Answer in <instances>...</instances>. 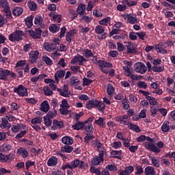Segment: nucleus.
<instances>
[{
  "instance_id": "37998d69",
  "label": "nucleus",
  "mask_w": 175,
  "mask_h": 175,
  "mask_svg": "<svg viewBox=\"0 0 175 175\" xmlns=\"http://www.w3.org/2000/svg\"><path fill=\"white\" fill-rule=\"evenodd\" d=\"M43 22V18L41 16L37 15L34 19V23L36 25H41Z\"/></svg>"
},
{
  "instance_id": "bb28decb",
  "label": "nucleus",
  "mask_w": 175,
  "mask_h": 175,
  "mask_svg": "<svg viewBox=\"0 0 175 175\" xmlns=\"http://www.w3.org/2000/svg\"><path fill=\"white\" fill-rule=\"evenodd\" d=\"M50 109V106L47 100H44L40 105V110L47 113Z\"/></svg>"
},
{
  "instance_id": "9b49d317",
  "label": "nucleus",
  "mask_w": 175,
  "mask_h": 175,
  "mask_svg": "<svg viewBox=\"0 0 175 175\" xmlns=\"http://www.w3.org/2000/svg\"><path fill=\"white\" fill-rule=\"evenodd\" d=\"M64 127L63 121H59L56 119L53 120V126L51 127V131H57V129H62Z\"/></svg>"
},
{
  "instance_id": "412c9836",
  "label": "nucleus",
  "mask_w": 175,
  "mask_h": 175,
  "mask_svg": "<svg viewBox=\"0 0 175 175\" xmlns=\"http://www.w3.org/2000/svg\"><path fill=\"white\" fill-rule=\"evenodd\" d=\"M77 33V31L75 29L71 30L69 32L66 33V40L68 42V44H70L72 42V37L74 36V35Z\"/></svg>"
},
{
  "instance_id": "e2e57ef3",
  "label": "nucleus",
  "mask_w": 175,
  "mask_h": 175,
  "mask_svg": "<svg viewBox=\"0 0 175 175\" xmlns=\"http://www.w3.org/2000/svg\"><path fill=\"white\" fill-rule=\"evenodd\" d=\"M163 43L160 42L154 46V49L158 50L157 52L162 53V49H163Z\"/></svg>"
},
{
  "instance_id": "4be33fe9",
  "label": "nucleus",
  "mask_w": 175,
  "mask_h": 175,
  "mask_svg": "<svg viewBox=\"0 0 175 175\" xmlns=\"http://www.w3.org/2000/svg\"><path fill=\"white\" fill-rule=\"evenodd\" d=\"M62 143L64 145H72L74 140L71 137L64 136L62 138Z\"/></svg>"
},
{
  "instance_id": "de8ad7c7",
  "label": "nucleus",
  "mask_w": 175,
  "mask_h": 175,
  "mask_svg": "<svg viewBox=\"0 0 175 175\" xmlns=\"http://www.w3.org/2000/svg\"><path fill=\"white\" fill-rule=\"evenodd\" d=\"M83 52L86 58L92 57V56H94V53H92V51L90 49H83Z\"/></svg>"
},
{
  "instance_id": "dca6fc26",
  "label": "nucleus",
  "mask_w": 175,
  "mask_h": 175,
  "mask_svg": "<svg viewBox=\"0 0 175 175\" xmlns=\"http://www.w3.org/2000/svg\"><path fill=\"white\" fill-rule=\"evenodd\" d=\"M98 66L100 67V69L103 68H111L113 67L112 64L109 63V62H107L105 60H99L97 62Z\"/></svg>"
},
{
  "instance_id": "680f3d73",
  "label": "nucleus",
  "mask_w": 175,
  "mask_h": 175,
  "mask_svg": "<svg viewBox=\"0 0 175 175\" xmlns=\"http://www.w3.org/2000/svg\"><path fill=\"white\" fill-rule=\"evenodd\" d=\"M106 168H107L109 171H111L112 172H115L118 170L115 164H109V165L106 166Z\"/></svg>"
},
{
  "instance_id": "20e7f679",
  "label": "nucleus",
  "mask_w": 175,
  "mask_h": 175,
  "mask_svg": "<svg viewBox=\"0 0 175 175\" xmlns=\"http://www.w3.org/2000/svg\"><path fill=\"white\" fill-rule=\"evenodd\" d=\"M134 70L136 73L144 75L147 72V67L143 62H137L133 66Z\"/></svg>"
},
{
  "instance_id": "5fc2aeb1",
  "label": "nucleus",
  "mask_w": 175,
  "mask_h": 175,
  "mask_svg": "<svg viewBox=\"0 0 175 175\" xmlns=\"http://www.w3.org/2000/svg\"><path fill=\"white\" fill-rule=\"evenodd\" d=\"M137 86L140 89H147L148 85L144 81H138L137 83Z\"/></svg>"
},
{
  "instance_id": "393cba45",
  "label": "nucleus",
  "mask_w": 175,
  "mask_h": 175,
  "mask_svg": "<svg viewBox=\"0 0 175 175\" xmlns=\"http://www.w3.org/2000/svg\"><path fill=\"white\" fill-rule=\"evenodd\" d=\"M83 129L84 131H86V132H88V133L90 135H92L94 133V126L92 124L84 122Z\"/></svg>"
},
{
  "instance_id": "1a4fd4ad",
  "label": "nucleus",
  "mask_w": 175,
  "mask_h": 175,
  "mask_svg": "<svg viewBox=\"0 0 175 175\" xmlns=\"http://www.w3.org/2000/svg\"><path fill=\"white\" fill-rule=\"evenodd\" d=\"M42 31L40 27H35L34 31H29V35L33 39H40Z\"/></svg>"
},
{
  "instance_id": "69168bd1",
  "label": "nucleus",
  "mask_w": 175,
  "mask_h": 175,
  "mask_svg": "<svg viewBox=\"0 0 175 175\" xmlns=\"http://www.w3.org/2000/svg\"><path fill=\"white\" fill-rule=\"evenodd\" d=\"M129 38L131 40H136L137 39V33L130 32L129 34Z\"/></svg>"
},
{
  "instance_id": "423d86ee",
  "label": "nucleus",
  "mask_w": 175,
  "mask_h": 175,
  "mask_svg": "<svg viewBox=\"0 0 175 175\" xmlns=\"http://www.w3.org/2000/svg\"><path fill=\"white\" fill-rule=\"evenodd\" d=\"M14 92L19 96H27L28 95L27 88L23 85H19L14 88Z\"/></svg>"
},
{
  "instance_id": "338daca9",
  "label": "nucleus",
  "mask_w": 175,
  "mask_h": 175,
  "mask_svg": "<svg viewBox=\"0 0 175 175\" xmlns=\"http://www.w3.org/2000/svg\"><path fill=\"white\" fill-rule=\"evenodd\" d=\"M61 108L69 109L70 106L68 105V101L65 99L62 100V104L60 105Z\"/></svg>"
},
{
  "instance_id": "5701e85b",
  "label": "nucleus",
  "mask_w": 175,
  "mask_h": 175,
  "mask_svg": "<svg viewBox=\"0 0 175 175\" xmlns=\"http://www.w3.org/2000/svg\"><path fill=\"white\" fill-rule=\"evenodd\" d=\"M134 171L133 165H129L126 167L124 170H122L119 174L120 175H130Z\"/></svg>"
},
{
  "instance_id": "6e6d98bb",
  "label": "nucleus",
  "mask_w": 175,
  "mask_h": 175,
  "mask_svg": "<svg viewBox=\"0 0 175 175\" xmlns=\"http://www.w3.org/2000/svg\"><path fill=\"white\" fill-rule=\"evenodd\" d=\"M31 123L33 124H41L42 122V118L41 117H36L33 119H31Z\"/></svg>"
},
{
  "instance_id": "052dcab7",
  "label": "nucleus",
  "mask_w": 175,
  "mask_h": 175,
  "mask_svg": "<svg viewBox=\"0 0 175 175\" xmlns=\"http://www.w3.org/2000/svg\"><path fill=\"white\" fill-rule=\"evenodd\" d=\"M122 146V144L120 141V142H114L112 145L113 148H114L116 150L121 148Z\"/></svg>"
},
{
  "instance_id": "f3484780",
  "label": "nucleus",
  "mask_w": 175,
  "mask_h": 175,
  "mask_svg": "<svg viewBox=\"0 0 175 175\" xmlns=\"http://www.w3.org/2000/svg\"><path fill=\"white\" fill-rule=\"evenodd\" d=\"M65 75H66V70H57V72L55 73V81H56V83H58L59 81V79L64 77Z\"/></svg>"
},
{
  "instance_id": "b1692460",
  "label": "nucleus",
  "mask_w": 175,
  "mask_h": 175,
  "mask_svg": "<svg viewBox=\"0 0 175 175\" xmlns=\"http://www.w3.org/2000/svg\"><path fill=\"white\" fill-rule=\"evenodd\" d=\"M86 5L83 3H81L79 5L77 9V12L81 15L83 16L85 14Z\"/></svg>"
},
{
  "instance_id": "6ab92c4d",
  "label": "nucleus",
  "mask_w": 175,
  "mask_h": 175,
  "mask_svg": "<svg viewBox=\"0 0 175 175\" xmlns=\"http://www.w3.org/2000/svg\"><path fill=\"white\" fill-rule=\"evenodd\" d=\"M58 164V159L55 156H52L48 159L47 165L49 167H55Z\"/></svg>"
},
{
  "instance_id": "a19ab883",
  "label": "nucleus",
  "mask_w": 175,
  "mask_h": 175,
  "mask_svg": "<svg viewBox=\"0 0 175 175\" xmlns=\"http://www.w3.org/2000/svg\"><path fill=\"white\" fill-rule=\"evenodd\" d=\"M42 61H44V63L46 64L47 66H52L53 65V60L48 56L44 55L42 57Z\"/></svg>"
},
{
  "instance_id": "f03ea898",
  "label": "nucleus",
  "mask_w": 175,
  "mask_h": 175,
  "mask_svg": "<svg viewBox=\"0 0 175 175\" xmlns=\"http://www.w3.org/2000/svg\"><path fill=\"white\" fill-rule=\"evenodd\" d=\"M86 108L89 110L92 109V108H98V110L102 111L105 109V105L99 100L92 99L86 103Z\"/></svg>"
},
{
  "instance_id": "c85d7f7f",
  "label": "nucleus",
  "mask_w": 175,
  "mask_h": 175,
  "mask_svg": "<svg viewBox=\"0 0 175 175\" xmlns=\"http://www.w3.org/2000/svg\"><path fill=\"white\" fill-rule=\"evenodd\" d=\"M44 49L49 51V52H51L55 51L57 49V46L55 45V44H49L48 42H46L44 44Z\"/></svg>"
},
{
  "instance_id": "f8f14e48",
  "label": "nucleus",
  "mask_w": 175,
  "mask_h": 175,
  "mask_svg": "<svg viewBox=\"0 0 175 175\" xmlns=\"http://www.w3.org/2000/svg\"><path fill=\"white\" fill-rule=\"evenodd\" d=\"M39 52L38 51H31L29 54V62L31 64H36Z\"/></svg>"
},
{
  "instance_id": "f704fd0d",
  "label": "nucleus",
  "mask_w": 175,
  "mask_h": 175,
  "mask_svg": "<svg viewBox=\"0 0 175 175\" xmlns=\"http://www.w3.org/2000/svg\"><path fill=\"white\" fill-rule=\"evenodd\" d=\"M73 150H74L73 147L69 145H65L61 147V151L62 152L71 153Z\"/></svg>"
},
{
  "instance_id": "0e129e2a",
  "label": "nucleus",
  "mask_w": 175,
  "mask_h": 175,
  "mask_svg": "<svg viewBox=\"0 0 175 175\" xmlns=\"http://www.w3.org/2000/svg\"><path fill=\"white\" fill-rule=\"evenodd\" d=\"M44 94L47 96H51L53 94V92L52 91V90L49 87L46 88V89H44Z\"/></svg>"
},
{
  "instance_id": "09e8293b",
  "label": "nucleus",
  "mask_w": 175,
  "mask_h": 175,
  "mask_svg": "<svg viewBox=\"0 0 175 175\" xmlns=\"http://www.w3.org/2000/svg\"><path fill=\"white\" fill-rule=\"evenodd\" d=\"M27 64L26 60H19L16 63V68H23Z\"/></svg>"
},
{
  "instance_id": "864d4df0",
  "label": "nucleus",
  "mask_w": 175,
  "mask_h": 175,
  "mask_svg": "<svg viewBox=\"0 0 175 175\" xmlns=\"http://www.w3.org/2000/svg\"><path fill=\"white\" fill-rule=\"evenodd\" d=\"M44 124L46 126H51L52 125V120L49 118V117H44Z\"/></svg>"
},
{
  "instance_id": "e433bc0d",
  "label": "nucleus",
  "mask_w": 175,
  "mask_h": 175,
  "mask_svg": "<svg viewBox=\"0 0 175 175\" xmlns=\"http://www.w3.org/2000/svg\"><path fill=\"white\" fill-rule=\"evenodd\" d=\"M33 16L32 15H30L25 19L26 25L28 28H31L33 26Z\"/></svg>"
},
{
  "instance_id": "2eb2a0df",
  "label": "nucleus",
  "mask_w": 175,
  "mask_h": 175,
  "mask_svg": "<svg viewBox=\"0 0 175 175\" xmlns=\"http://www.w3.org/2000/svg\"><path fill=\"white\" fill-rule=\"evenodd\" d=\"M127 23L134 25V24H138L139 23V21L136 16H134L133 14H128L127 16Z\"/></svg>"
},
{
  "instance_id": "aec40b11",
  "label": "nucleus",
  "mask_w": 175,
  "mask_h": 175,
  "mask_svg": "<svg viewBox=\"0 0 175 175\" xmlns=\"http://www.w3.org/2000/svg\"><path fill=\"white\" fill-rule=\"evenodd\" d=\"M126 46L127 47V53L134 54L137 53L136 46L132 42H128Z\"/></svg>"
},
{
  "instance_id": "0eeeda50",
  "label": "nucleus",
  "mask_w": 175,
  "mask_h": 175,
  "mask_svg": "<svg viewBox=\"0 0 175 175\" xmlns=\"http://www.w3.org/2000/svg\"><path fill=\"white\" fill-rule=\"evenodd\" d=\"M105 152L103 150L100 151L98 156H95L92 160V164L93 165H99L102 162L104 161Z\"/></svg>"
},
{
  "instance_id": "774afa93",
  "label": "nucleus",
  "mask_w": 175,
  "mask_h": 175,
  "mask_svg": "<svg viewBox=\"0 0 175 175\" xmlns=\"http://www.w3.org/2000/svg\"><path fill=\"white\" fill-rule=\"evenodd\" d=\"M10 107H11L10 109L12 111H18V109H20V106L16 103H12Z\"/></svg>"
},
{
  "instance_id": "9d476101",
  "label": "nucleus",
  "mask_w": 175,
  "mask_h": 175,
  "mask_svg": "<svg viewBox=\"0 0 175 175\" xmlns=\"http://www.w3.org/2000/svg\"><path fill=\"white\" fill-rule=\"evenodd\" d=\"M57 92L60 93V96L67 98L71 94V92L68 90V87L66 85H64L63 88H57Z\"/></svg>"
},
{
  "instance_id": "a878e982",
  "label": "nucleus",
  "mask_w": 175,
  "mask_h": 175,
  "mask_svg": "<svg viewBox=\"0 0 175 175\" xmlns=\"http://www.w3.org/2000/svg\"><path fill=\"white\" fill-rule=\"evenodd\" d=\"M69 84L70 86L77 87L79 85V79L75 76H72L70 78Z\"/></svg>"
},
{
  "instance_id": "3c124183",
  "label": "nucleus",
  "mask_w": 175,
  "mask_h": 175,
  "mask_svg": "<svg viewBox=\"0 0 175 175\" xmlns=\"http://www.w3.org/2000/svg\"><path fill=\"white\" fill-rule=\"evenodd\" d=\"M11 129L12 132L18 133V132L21 129V125L20 124H18L17 125H12Z\"/></svg>"
},
{
  "instance_id": "c756f323",
  "label": "nucleus",
  "mask_w": 175,
  "mask_h": 175,
  "mask_svg": "<svg viewBox=\"0 0 175 175\" xmlns=\"http://www.w3.org/2000/svg\"><path fill=\"white\" fill-rule=\"evenodd\" d=\"M23 8L21 7H14L12 10V14L15 16H20L21 14H23Z\"/></svg>"
},
{
  "instance_id": "13d9d810",
  "label": "nucleus",
  "mask_w": 175,
  "mask_h": 175,
  "mask_svg": "<svg viewBox=\"0 0 175 175\" xmlns=\"http://www.w3.org/2000/svg\"><path fill=\"white\" fill-rule=\"evenodd\" d=\"M57 116V111L53 110V111H50L47 114L46 117L49 118H54Z\"/></svg>"
},
{
  "instance_id": "72a5a7b5",
  "label": "nucleus",
  "mask_w": 175,
  "mask_h": 175,
  "mask_svg": "<svg viewBox=\"0 0 175 175\" xmlns=\"http://www.w3.org/2000/svg\"><path fill=\"white\" fill-rule=\"evenodd\" d=\"M161 131L165 133H168L170 131V127L169 126V122L165 121L161 126Z\"/></svg>"
},
{
  "instance_id": "bf43d9fd",
  "label": "nucleus",
  "mask_w": 175,
  "mask_h": 175,
  "mask_svg": "<svg viewBox=\"0 0 175 175\" xmlns=\"http://www.w3.org/2000/svg\"><path fill=\"white\" fill-rule=\"evenodd\" d=\"M147 100H148L150 105H157V99L154 98V97L150 96L149 97H147Z\"/></svg>"
},
{
  "instance_id": "6e6552de",
  "label": "nucleus",
  "mask_w": 175,
  "mask_h": 175,
  "mask_svg": "<svg viewBox=\"0 0 175 175\" xmlns=\"http://www.w3.org/2000/svg\"><path fill=\"white\" fill-rule=\"evenodd\" d=\"M79 62V66H83L84 62H87V59L82 56L81 55H77L71 60V64L74 65V64H77Z\"/></svg>"
},
{
  "instance_id": "ea45409f",
  "label": "nucleus",
  "mask_w": 175,
  "mask_h": 175,
  "mask_svg": "<svg viewBox=\"0 0 175 175\" xmlns=\"http://www.w3.org/2000/svg\"><path fill=\"white\" fill-rule=\"evenodd\" d=\"M146 175H156L155 170L152 167L148 166L145 169Z\"/></svg>"
},
{
  "instance_id": "2f4dec72",
  "label": "nucleus",
  "mask_w": 175,
  "mask_h": 175,
  "mask_svg": "<svg viewBox=\"0 0 175 175\" xmlns=\"http://www.w3.org/2000/svg\"><path fill=\"white\" fill-rule=\"evenodd\" d=\"M122 150H113L112 151L110 152V154L111 155V158H116L118 159H120V156L122 155ZM119 155V156H117Z\"/></svg>"
},
{
  "instance_id": "4468645a",
  "label": "nucleus",
  "mask_w": 175,
  "mask_h": 175,
  "mask_svg": "<svg viewBox=\"0 0 175 175\" xmlns=\"http://www.w3.org/2000/svg\"><path fill=\"white\" fill-rule=\"evenodd\" d=\"M10 70L0 68V80L7 81L8 80V77L9 76Z\"/></svg>"
},
{
  "instance_id": "603ef678",
  "label": "nucleus",
  "mask_w": 175,
  "mask_h": 175,
  "mask_svg": "<svg viewBox=\"0 0 175 175\" xmlns=\"http://www.w3.org/2000/svg\"><path fill=\"white\" fill-rule=\"evenodd\" d=\"M27 131H20V133H18L16 135V137H15V139H21V138H23V137H24V136H25V135H27Z\"/></svg>"
},
{
  "instance_id": "39448f33",
  "label": "nucleus",
  "mask_w": 175,
  "mask_h": 175,
  "mask_svg": "<svg viewBox=\"0 0 175 175\" xmlns=\"http://www.w3.org/2000/svg\"><path fill=\"white\" fill-rule=\"evenodd\" d=\"M79 164L80 160L77 159H75L73 161H71L70 163H66L64 165H62V170L63 171H65L66 169H75L78 167Z\"/></svg>"
},
{
  "instance_id": "58836bf2",
  "label": "nucleus",
  "mask_w": 175,
  "mask_h": 175,
  "mask_svg": "<svg viewBox=\"0 0 175 175\" xmlns=\"http://www.w3.org/2000/svg\"><path fill=\"white\" fill-rule=\"evenodd\" d=\"M115 92L114 87L111 83H109L107 88V93L109 96H112Z\"/></svg>"
},
{
  "instance_id": "cd10ccee",
  "label": "nucleus",
  "mask_w": 175,
  "mask_h": 175,
  "mask_svg": "<svg viewBox=\"0 0 175 175\" xmlns=\"http://www.w3.org/2000/svg\"><path fill=\"white\" fill-rule=\"evenodd\" d=\"M84 122L77 121V122L74 125H72V128L75 131H80L81 129H84Z\"/></svg>"
},
{
  "instance_id": "4d7b16f0",
  "label": "nucleus",
  "mask_w": 175,
  "mask_h": 175,
  "mask_svg": "<svg viewBox=\"0 0 175 175\" xmlns=\"http://www.w3.org/2000/svg\"><path fill=\"white\" fill-rule=\"evenodd\" d=\"M53 20L57 22V23H60L62 21V15L61 14H53Z\"/></svg>"
},
{
  "instance_id": "4c0bfd02",
  "label": "nucleus",
  "mask_w": 175,
  "mask_h": 175,
  "mask_svg": "<svg viewBox=\"0 0 175 175\" xmlns=\"http://www.w3.org/2000/svg\"><path fill=\"white\" fill-rule=\"evenodd\" d=\"M110 22H111V17L107 16L99 21L98 23L100 25L107 26Z\"/></svg>"
},
{
  "instance_id": "a211bd4d",
  "label": "nucleus",
  "mask_w": 175,
  "mask_h": 175,
  "mask_svg": "<svg viewBox=\"0 0 175 175\" xmlns=\"http://www.w3.org/2000/svg\"><path fill=\"white\" fill-rule=\"evenodd\" d=\"M16 153L18 154V155H21V157L23 158V159H26L27 157H29V152L27 150V149L23 148V147H20L17 149V152Z\"/></svg>"
},
{
  "instance_id": "8fccbe9b",
  "label": "nucleus",
  "mask_w": 175,
  "mask_h": 175,
  "mask_svg": "<svg viewBox=\"0 0 175 175\" xmlns=\"http://www.w3.org/2000/svg\"><path fill=\"white\" fill-rule=\"evenodd\" d=\"M152 70L154 72L159 73V72H163V70H164V67L163 66H153L152 68Z\"/></svg>"
},
{
  "instance_id": "473e14b6",
  "label": "nucleus",
  "mask_w": 175,
  "mask_h": 175,
  "mask_svg": "<svg viewBox=\"0 0 175 175\" xmlns=\"http://www.w3.org/2000/svg\"><path fill=\"white\" fill-rule=\"evenodd\" d=\"M149 158H151L152 164L156 167H159L161 166V163L159 161V159L157 157H151L149 155Z\"/></svg>"
},
{
  "instance_id": "a18cd8bd",
  "label": "nucleus",
  "mask_w": 175,
  "mask_h": 175,
  "mask_svg": "<svg viewBox=\"0 0 175 175\" xmlns=\"http://www.w3.org/2000/svg\"><path fill=\"white\" fill-rule=\"evenodd\" d=\"M49 31L53 33H55L59 31V27L57 25L52 24L49 27Z\"/></svg>"
},
{
  "instance_id": "7ed1b4c3",
  "label": "nucleus",
  "mask_w": 175,
  "mask_h": 175,
  "mask_svg": "<svg viewBox=\"0 0 175 175\" xmlns=\"http://www.w3.org/2000/svg\"><path fill=\"white\" fill-rule=\"evenodd\" d=\"M24 36V31L21 30H16L14 32L10 33L8 36V39L12 42H19L23 40Z\"/></svg>"
},
{
  "instance_id": "ddd939ff",
  "label": "nucleus",
  "mask_w": 175,
  "mask_h": 175,
  "mask_svg": "<svg viewBox=\"0 0 175 175\" xmlns=\"http://www.w3.org/2000/svg\"><path fill=\"white\" fill-rule=\"evenodd\" d=\"M128 120L127 115L118 116L115 118L116 122H118L123 125H128V124H129V122H127Z\"/></svg>"
},
{
  "instance_id": "7c9ffc66",
  "label": "nucleus",
  "mask_w": 175,
  "mask_h": 175,
  "mask_svg": "<svg viewBox=\"0 0 175 175\" xmlns=\"http://www.w3.org/2000/svg\"><path fill=\"white\" fill-rule=\"evenodd\" d=\"M127 125H128L129 129H131V131H134L137 133H139V132L142 131L140 129V127L136 124L129 122Z\"/></svg>"
},
{
  "instance_id": "49530a36",
  "label": "nucleus",
  "mask_w": 175,
  "mask_h": 175,
  "mask_svg": "<svg viewBox=\"0 0 175 175\" xmlns=\"http://www.w3.org/2000/svg\"><path fill=\"white\" fill-rule=\"evenodd\" d=\"M95 139V136L91 135L90 133H87L86 136L84 137V141L86 144H90V141Z\"/></svg>"
},
{
  "instance_id": "c03bdc74",
  "label": "nucleus",
  "mask_w": 175,
  "mask_h": 175,
  "mask_svg": "<svg viewBox=\"0 0 175 175\" xmlns=\"http://www.w3.org/2000/svg\"><path fill=\"white\" fill-rule=\"evenodd\" d=\"M95 32L97 34H103L105 32V27H103V26H100V25H98L95 27Z\"/></svg>"
},
{
  "instance_id": "f257e3e1",
  "label": "nucleus",
  "mask_w": 175,
  "mask_h": 175,
  "mask_svg": "<svg viewBox=\"0 0 175 175\" xmlns=\"http://www.w3.org/2000/svg\"><path fill=\"white\" fill-rule=\"evenodd\" d=\"M156 145L152 142H147L146 144H145L144 147L148 150L151 151L154 153H160L161 148H163L164 146L163 142L162 141H159L156 144Z\"/></svg>"
},
{
  "instance_id": "79ce46f5",
  "label": "nucleus",
  "mask_w": 175,
  "mask_h": 175,
  "mask_svg": "<svg viewBox=\"0 0 175 175\" xmlns=\"http://www.w3.org/2000/svg\"><path fill=\"white\" fill-rule=\"evenodd\" d=\"M94 123L99 125L100 128H105V122H104V120L101 117H100L98 120H96Z\"/></svg>"
},
{
  "instance_id": "c9c22d12",
  "label": "nucleus",
  "mask_w": 175,
  "mask_h": 175,
  "mask_svg": "<svg viewBox=\"0 0 175 175\" xmlns=\"http://www.w3.org/2000/svg\"><path fill=\"white\" fill-rule=\"evenodd\" d=\"M9 122L7 118H1V123L0 124V128L1 129H7L8 128Z\"/></svg>"
}]
</instances>
